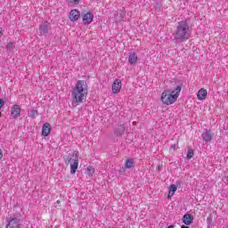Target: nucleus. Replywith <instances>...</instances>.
Returning <instances> with one entry per match:
<instances>
[{
    "instance_id": "f257e3e1",
    "label": "nucleus",
    "mask_w": 228,
    "mask_h": 228,
    "mask_svg": "<svg viewBox=\"0 0 228 228\" xmlns=\"http://www.w3.org/2000/svg\"><path fill=\"white\" fill-rule=\"evenodd\" d=\"M88 97V83L86 80H78L71 92V106L76 108L83 104Z\"/></svg>"
},
{
    "instance_id": "f03ea898",
    "label": "nucleus",
    "mask_w": 228,
    "mask_h": 228,
    "mask_svg": "<svg viewBox=\"0 0 228 228\" xmlns=\"http://www.w3.org/2000/svg\"><path fill=\"white\" fill-rule=\"evenodd\" d=\"M191 37V30H190V25L186 21H180L175 30V40H180L181 42H186Z\"/></svg>"
},
{
    "instance_id": "7ed1b4c3",
    "label": "nucleus",
    "mask_w": 228,
    "mask_h": 228,
    "mask_svg": "<svg viewBox=\"0 0 228 228\" xmlns=\"http://www.w3.org/2000/svg\"><path fill=\"white\" fill-rule=\"evenodd\" d=\"M182 87L178 86L175 90L169 92L168 90H165L162 92L160 101L162 104L166 106H170L174 104V102H177V99H179V95L181 94Z\"/></svg>"
},
{
    "instance_id": "20e7f679",
    "label": "nucleus",
    "mask_w": 228,
    "mask_h": 228,
    "mask_svg": "<svg viewBox=\"0 0 228 228\" xmlns=\"http://www.w3.org/2000/svg\"><path fill=\"white\" fill-rule=\"evenodd\" d=\"M5 228H20V218L17 216H12L9 218Z\"/></svg>"
},
{
    "instance_id": "39448f33",
    "label": "nucleus",
    "mask_w": 228,
    "mask_h": 228,
    "mask_svg": "<svg viewBox=\"0 0 228 228\" xmlns=\"http://www.w3.org/2000/svg\"><path fill=\"white\" fill-rule=\"evenodd\" d=\"M68 163H69V165H70V174H72V175L76 174V171L77 170V167H79V159L68 158Z\"/></svg>"
},
{
    "instance_id": "423d86ee",
    "label": "nucleus",
    "mask_w": 228,
    "mask_h": 228,
    "mask_svg": "<svg viewBox=\"0 0 228 228\" xmlns=\"http://www.w3.org/2000/svg\"><path fill=\"white\" fill-rule=\"evenodd\" d=\"M120 90H122V80L117 78L114 80L111 87L112 94H120Z\"/></svg>"
},
{
    "instance_id": "0eeeda50",
    "label": "nucleus",
    "mask_w": 228,
    "mask_h": 228,
    "mask_svg": "<svg viewBox=\"0 0 228 228\" xmlns=\"http://www.w3.org/2000/svg\"><path fill=\"white\" fill-rule=\"evenodd\" d=\"M22 111V109H20V105L14 104L11 108V116L12 118H19L20 117V112Z\"/></svg>"
},
{
    "instance_id": "6e6552de",
    "label": "nucleus",
    "mask_w": 228,
    "mask_h": 228,
    "mask_svg": "<svg viewBox=\"0 0 228 228\" xmlns=\"http://www.w3.org/2000/svg\"><path fill=\"white\" fill-rule=\"evenodd\" d=\"M79 17H81V12L77 11V9H73L69 12V20L71 22H76L77 20H79Z\"/></svg>"
},
{
    "instance_id": "1a4fd4ad",
    "label": "nucleus",
    "mask_w": 228,
    "mask_h": 228,
    "mask_svg": "<svg viewBox=\"0 0 228 228\" xmlns=\"http://www.w3.org/2000/svg\"><path fill=\"white\" fill-rule=\"evenodd\" d=\"M207 97H208V90L204 87L200 88L197 94L198 101H206Z\"/></svg>"
},
{
    "instance_id": "9d476101",
    "label": "nucleus",
    "mask_w": 228,
    "mask_h": 228,
    "mask_svg": "<svg viewBox=\"0 0 228 228\" xmlns=\"http://www.w3.org/2000/svg\"><path fill=\"white\" fill-rule=\"evenodd\" d=\"M82 20L84 24H92V22L94 21V15L92 14V12H86L82 16Z\"/></svg>"
},
{
    "instance_id": "9b49d317",
    "label": "nucleus",
    "mask_w": 228,
    "mask_h": 228,
    "mask_svg": "<svg viewBox=\"0 0 228 228\" xmlns=\"http://www.w3.org/2000/svg\"><path fill=\"white\" fill-rule=\"evenodd\" d=\"M39 33H40V35H47V33H49V22L45 21L39 27Z\"/></svg>"
},
{
    "instance_id": "f8f14e48",
    "label": "nucleus",
    "mask_w": 228,
    "mask_h": 228,
    "mask_svg": "<svg viewBox=\"0 0 228 228\" xmlns=\"http://www.w3.org/2000/svg\"><path fill=\"white\" fill-rule=\"evenodd\" d=\"M51 124L45 123L42 127V136H47L48 134H51Z\"/></svg>"
},
{
    "instance_id": "ddd939ff",
    "label": "nucleus",
    "mask_w": 228,
    "mask_h": 228,
    "mask_svg": "<svg viewBox=\"0 0 228 228\" xmlns=\"http://www.w3.org/2000/svg\"><path fill=\"white\" fill-rule=\"evenodd\" d=\"M183 223L185 225H191V224H193V216L190 214H185L183 218Z\"/></svg>"
},
{
    "instance_id": "4468645a",
    "label": "nucleus",
    "mask_w": 228,
    "mask_h": 228,
    "mask_svg": "<svg viewBox=\"0 0 228 228\" xmlns=\"http://www.w3.org/2000/svg\"><path fill=\"white\" fill-rule=\"evenodd\" d=\"M138 61V55L135 53H132L128 56V62L130 65H134Z\"/></svg>"
},
{
    "instance_id": "2eb2a0df",
    "label": "nucleus",
    "mask_w": 228,
    "mask_h": 228,
    "mask_svg": "<svg viewBox=\"0 0 228 228\" xmlns=\"http://www.w3.org/2000/svg\"><path fill=\"white\" fill-rule=\"evenodd\" d=\"M126 133V126L124 125H120L118 128L115 129L114 134L117 136H122Z\"/></svg>"
},
{
    "instance_id": "dca6fc26",
    "label": "nucleus",
    "mask_w": 228,
    "mask_h": 228,
    "mask_svg": "<svg viewBox=\"0 0 228 228\" xmlns=\"http://www.w3.org/2000/svg\"><path fill=\"white\" fill-rule=\"evenodd\" d=\"M177 191V186L175 184H171L169 187V192L167 194V199H172L174 197V193Z\"/></svg>"
},
{
    "instance_id": "f3484780",
    "label": "nucleus",
    "mask_w": 228,
    "mask_h": 228,
    "mask_svg": "<svg viewBox=\"0 0 228 228\" xmlns=\"http://www.w3.org/2000/svg\"><path fill=\"white\" fill-rule=\"evenodd\" d=\"M213 139V133L211 131H206L203 133V140L204 142H210Z\"/></svg>"
},
{
    "instance_id": "a211bd4d",
    "label": "nucleus",
    "mask_w": 228,
    "mask_h": 228,
    "mask_svg": "<svg viewBox=\"0 0 228 228\" xmlns=\"http://www.w3.org/2000/svg\"><path fill=\"white\" fill-rule=\"evenodd\" d=\"M125 167L126 168H134V160L132 159H128L125 161Z\"/></svg>"
},
{
    "instance_id": "6ab92c4d",
    "label": "nucleus",
    "mask_w": 228,
    "mask_h": 228,
    "mask_svg": "<svg viewBox=\"0 0 228 228\" xmlns=\"http://www.w3.org/2000/svg\"><path fill=\"white\" fill-rule=\"evenodd\" d=\"M94 174H95V168L92 166L87 167L86 175H88V177H92Z\"/></svg>"
},
{
    "instance_id": "aec40b11",
    "label": "nucleus",
    "mask_w": 228,
    "mask_h": 228,
    "mask_svg": "<svg viewBox=\"0 0 228 228\" xmlns=\"http://www.w3.org/2000/svg\"><path fill=\"white\" fill-rule=\"evenodd\" d=\"M194 152H193V150H191V148L188 149L187 151V159H191V158H193L194 156Z\"/></svg>"
},
{
    "instance_id": "412c9836",
    "label": "nucleus",
    "mask_w": 228,
    "mask_h": 228,
    "mask_svg": "<svg viewBox=\"0 0 228 228\" xmlns=\"http://www.w3.org/2000/svg\"><path fill=\"white\" fill-rule=\"evenodd\" d=\"M38 116V110L33 109L31 111H30V118H35V117Z\"/></svg>"
},
{
    "instance_id": "4be33fe9",
    "label": "nucleus",
    "mask_w": 228,
    "mask_h": 228,
    "mask_svg": "<svg viewBox=\"0 0 228 228\" xmlns=\"http://www.w3.org/2000/svg\"><path fill=\"white\" fill-rule=\"evenodd\" d=\"M7 49H8L9 51H12V50L15 49V44H13V43H8V44H7Z\"/></svg>"
},
{
    "instance_id": "5701e85b",
    "label": "nucleus",
    "mask_w": 228,
    "mask_h": 228,
    "mask_svg": "<svg viewBox=\"0 0 228 228\" xmlns=\"http://www.w3.org/2000/svg\"><path fill=\"white\" fill-rule=\"evenodd\" d=\"M3 106H4V101H3V99H0V110L1 108H3Z\"/></svg>"
},
{
    "instance_id": "b1692460",
    "label": "nucleus",
    "mask_w": 228,
    "mask_h": 228,
    "mask_svg": "<svg viewBox=\"0 0 228 228\" xmlns=\"http://www.w3.org/2000/svg\"><path fill=\"white\" fill-rule=\"evenodd\" d=\"M162 168H163V164L158 166V167H157V169H158L159 171H161Z\"/></svg>"
},
{
    "instance_id": "393cba45",
    "label": "nucleus",
    "mask_w": 228,
    "mask_h": 228,
    "mask_svg": "<svg viewBox=\"0 0 228 228\" xmlns=\"http://www.w3.org/2000/svg\"><path fill=\"white\" fill-rule=\"evenodd\" d=\"M3 159V150H1V148H0V160H2Z\"/></svg>"
},
{
    "instance_id": "a878e982",
    "label": "nucleus",
    "mask_w": 228,
    "mask_h": 228,
    "mask_svg": "<svg viewBox=\"0 0 228 228\" xmlns=\"http://www.w3.org/2000/svg\"><path fill=\"white\" fill-rule=\"evenodd\" d=\"M170 149H172V151H175V144L171 145Z\"/></svg>"
},
{
    "instance_id": "bb28decb",
    "label": "nucleus",
    "mask_w": 228,
    "mask_h": 228,
    "mask_svg": "<svg viewBox=\"0 0 228 228\" xmlns=\"http://www.w3.org/2000/svg\"><path fill=\"white\" fill-rule=\"evenodd\" d=\"M3 35H4L3 28H0V37H2Z\"/></svg>"
},
{
    "instance_id": "cd10ccee",
    "label": "nucleus",
    "mask_w": 228,
    "mask_h": 228,
    "mask_svg": "<svg viewBox=\"0 0 228 228\" xmlns=\"http://www.w3.org/2000/svg\"><path fill=\"white\" fill-rule=\"evenodd\" d=\"M80 0H73V3H79Z\"/></svg>"
},
{
    "instance_id": "c85d7f7f",
    "label": "nucleus",
    "mask_w": 228,
    "mask_h": 228,
    "mask_svg": "<svg viewBox=\"0 0 228 228\" xmlns=\"http://www.w3.org/2000/svg\"><path fill=\"white\" fill-rule=\"evenodd\" d=\"M56 203H57V204H61V201H60V200H58L56 201Z\"/></svg>"
},
{
    "instance_id": "c756f323",
    "label": "nucleus",
    "mask_w": 228,
    "mask_h": 228,
    "mask_svg": "<svg viewBox=\"0 0 228 228\" xmlns=\"http://www.w3.org/2000/svg\"><path fill=\"white\" fill-rule=\"evenodd\" d=\"M181 228H190V227H188L186 225H183Z\"/></svg>"
},
{
    "instance_id": "7c9ffc66",
    "label": "nucleus",
    "mask_w": 228,
    "mask_h": 228,
    "mask_svg": "<svg viewBox=\"0 0 228 228\" xmlns=\"http://www.w3.org/2000/svg\"><path fill=\"white\" fill-rule=\"evenodd\" d=\"M175 226L173 224L169 225L167 228H174Z\"/></svg>"
},
{
    "instance_id": "2f4dec72",
    "label": "nucleus",
    "mask_w": 228,
    "mask_h": 228,
    "mask_svg": "<svg viewBox=\"0 0 228 228\" xmlns=\"http://www.w3.org/2000/svg\"><path fill=\"white\" fill-rule=\"evenodd\" d=\"M2 115H3V113H1V111H0V118H1Z\"/></svg>"
}]
</instances>
